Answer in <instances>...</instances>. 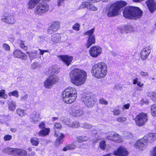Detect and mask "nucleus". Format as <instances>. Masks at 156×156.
Here are the masks:
<instances>
[{"mask_svg":"<svg viewBox=\"0 0 156 156\" xmlns=\"http://www.w3.org/2000/svg\"><path fill=\"white\" fill-rule=\"evenodd\" d=\"M70 81L77 86L83 84L87 77L86 72L80 69L76 68L72 70L70 73Z\"/></svg>","mask_w":156,"mask_h":156,"instance_id":"1","label":"nucleus"},{"mask_svg":"<svg viewBox=\"0 0 156 156\" xmlns=\"http://www.w3.org/2000/svg\"><path fill=\"white\" fill-rule=\"evenodd\" d=\"M123 14L126 19L136 20L142 17L143 12L138 7L130 6L126 7L124 9Z\"/></svg>","mask_w":156,"mask_h":156,"instance_id":"2","label":"nucleus"},{"mask_svg":"<svg viewBox=\"0 0 156 156\" xmlns=\"http://www.w3.org/2000/svg\"><path fill=\"white\" fill-rule=\"evenodd\" d=\"M107 69V65L104 62H100L96 63L92 68V75L98 79L103 78L106 75Z\"/></svg>","mask_w":156,"mask_h":156,"instance_id":"3","label":"nucleus"},{"mask_svg":"<svg viewBox=\"0 0 156 156\" xmlns=\"http://www.w3.org/2000/svg\"><path fill=\"white\" fill-rule=\"evenodd\" d=\"M126 4V2L123 1H118L113 3L107 11V16L111 17L118 15L119 10Z\"/></svg>","mask_w":156,"mask_h":156,"instance_id":"4","label":"nucleus"},{"mask_svg":"<svg viewBox=\"0 0 156 156\" xmlns=\"http://www.w3.org/2000/svg\"><path fill=\"white\" fill-rule=\"evenodd\" d=\"M59 78L56 75L49 76L44 82V86L46 88L49 89L53 85L58 83Z\"/></svg>","mask_w":156,"mask_h":156,"instance_id":"5","label":"nucleus"},{"mask_svg":"<svg viewBox=\"0 0 156 156\" xmlns=\"http://www.w3.org/2000/svg\"><path fill=\"white\" fill-rule=\"evenodd\" d=\"M135 120L137 126H144L148 120L147 114L143 112L140 113L136 116Z\"/></svg>","mask_w":156,"mask_h":156,"instance_id":"6","label":"nucleus"},{"mask_svg":"<svg viewBox=\"0 0 156 156\" xmlns=\"http://www.w3.org/2000/svg\"><path fill=\"white\" fill-rule=\"evenodd\" d=\"M48 10L49 6L46 3L44 2L41 3L36 6L34 12L36 14L41 15Z\"/></svg>","mask_w":156,"mask_h":156,"instance_id":"7","label":"nucleus"},{"mask_svg":"<svg viewBox=\"0 0 156 156\" xmlns=\"http://www.w3.org/2000/svg\"><path fill=\"white\" fill-rule=\"evenodd\" d=\"M95 98L94 96L83 95L81 99L84 103L85 105L88 107H92L95 102Z\"/></svg>","mask_w":156,"mask_h":156,"instance_id":"8","label":"nucleus"},{"mask_svg":"<svg viewBox=\"0 0 156 156\" xmlns=\"http://www.w3.org/2000/svg\"><path fill=\"white\" fill-rule=\"evenodd\" d=\"M102 52V48L99 46H95L91 48L89 50L90 56L93 58H97L100 55Z\"/></svg>","mask_w":156,"mask_h":156,"instance_id":"9","label":"nucleus"},{"mask_svg":"<svg viewBox=\"0 0 156 156\" xmlns=\"http://www.w3.org/2000/svg\"><path fill=\"white\" fill-rule=\"evenodd\" d=\"M147 146V140L143 138L137 140L135 144L134 147L136 149L142 151L146 148Z\"/></svg>","mask_w":156,"mask_h":156,"instance_id":"10","label":"nucleus"},{"mask_svg":"<svg viewBox=\"0 0 156 156\" xmlns=\"http://www.w3.org/2000/svg\"><path fill=\"white\" fill-rule=\"evenodd\" d=\"M2 20L3 22L9 24H13L16 22L14 16L10 14H5L2 16Z\"/></svg>","mask_w":156,"mask_h":156,"instance_id":"11","label":"nucleus"},{"mask_svg":"<svg viewBox=\"0 0 156 156\" xmlns=\"http://www.w3.org/2000/svg\"><path fill=\"white\" fill-rule=\"evenodd\" d=\"M85 8L93 11L98 10V8L96 7L88 2H82L80 5L79 9H83Z\"/></svg>","mask_w":156,"mask_h":156,"instance_id":"12","label":"nucleus"},{"mask_svg":"<svg viewBox=\"0 0 156 156\" xmlns=\"http://www.w3.org/2000/svg\"><path fill=\"white\" fill-rule=\"evenodd\" d=\"M69 104L74 101L76 98L77 93L75 89L73 87H69Z\"/></svg>","mask_w":156,"mask_h":156,"instance_id":"13","label":"nucleus"},{"mask_svg":"<svg viewBox=\"0 0 156 156\" xmlns=\"http://www.w3.org/2000/svg\"><path fill=\"white\" fill-rule=\"evenodd\" d=\"M113 154L116 156H126L128 154V151L124 147L120 146L117 150L114 151Z\"/></svg>","mask_w":156,"mask_h":156,"instance_id":"14","label":"nucleus"},{"mask_svg":"<svg viewBox=\"0 0 156 156\" xmlns=\"http://www.w3.org/2000/svg\"><path fill=\"white\" fill-rule=\"evenodd\" d=\"M41 119L40 113L38 112L34 111L30 115V120L32 123H36Z\"/></svg>","mask_w":156,"mask_h":156,"instance_id":"15","label":"nucleus"},{"mask_svg":"<svg viewBox=\"0 0 156 156\" xmlns=\"http://www.w3.org/2000/svg\"><path fill=\"white\" fill-rule=\"evenodd\" d=\"M60 28V23L58 21L54 22L49 27L48 32L49 34H52Z\"/></svg>","mask_w":156,"mask_h":156,"instance_id":"16","label":"nucleus"},{"mask_svg":"<svg viewBox=\"0 0 156 156\" xmlns=\"http://www.w3.org/2000/svg\"><path fill=\"white\" fill-rule=\"evenodd\" d=\"M146 4L151 12H153L156 9V2L154 0H147Z\"/></svg>","mask_w":156,"mask_h":156,"instance_id":"17","label":"nucleus"},{"mask_svg":"<svg viewBox=\"0 0 156 156\" xmlns=\"http://www.w3.org/2000/svg\"><path fill=\"white\" fill-rule=\"evenodd\" d=\"M69 112L72 115L76 117L81 116L84 112L83 110L77 109L75 107L70 108L69 109Z\"/></svg>","mask_w":156,"mask_h":156,"instance_id":"18","label":"nucleus"},{"mask_svg":"<svg viewBox=\"0 0 156 156\" xmlns=\"http://www.w3.org/2000/svg\"><path fill=\"white\" fill-rule=\"evenodd\" d=\"M151 51V48L150 47H147L144 48L142 50L140 55L141 58L143 60L146 59L150 54Z\"/></svg>","mask_w":156,"mask_h":156,"instance_id":"19","label":"nucleus"},{"mask_svg":"<svg viewBox=\"0 0 156 156\" xmlns=\"http://www.w3.org/2000/svg\"><path fill=\"white\" fill-rule=\"evenodd\" d=\"M13 54L14 57L18 58L24 60H25L27 58V55L19 49H16L14 51Z\"/></svg>","mask_w":156,"mask_h":156,"instance_id":"20","label":"nucleus"},{"mask_svg":"<svg viewBox=\"0 0 156 156\" xmlns=\"http://www.w3.org/2000/svg\"><path fill=\"white\" fill-rule=\"evenodd\" d=\"M145 140H147V143L148 141L151 143L154 142L156 139V133H150L144 136L143 137Z\"/></svg>","mask_w":156,"mask_h":156,"instance_id":"21","label":"nucleus"},{"mask_svg":"<svg viewBox=\"0 0 156 156\" xmlns=\"http://www.w3.org/2000/svg\"><path fill=\"white\" fill-rule=\"evenodd\" d=\"M59 72L58 69L54 66L50 68L46 71V73L48 75H54L57 74Z\"/></svg>","mask_w":156,"mask_h":156,"instance_id":"22","label":"nucleus"},{"mask_svg":"<svg viewBox=\"0 0 156 156\" xmlns=\"http://www.w3.org/2000/svg\"><path fill=\"white\" fill-rule=\"evenodd\" d=\"M60 35L59 34H55L52 35L51 37V40L47 41L48 43H57L60 40Z\"/></svg>","mask_w":156,"mask_h":156,"instance_id":"23","label":"nucleus"},{"mask_svg":"<svg viewBox=\"0 0 156 156\" xmlns=\"http://www.w3.org/2000/svg\"><path fill=\"white\" fill-rule=\"evenodd\" d=\"M95 39L94 36H89L88 37V40L87 41V43L85 45L86 47L88 48L92 44L95 43Z\"/></svg>","mask_w":156,"mask_h":156,"instance_id":"24","label":"nucleus"},{"mask_svg":"<svg viewBox=\"0 0 156 156\" xmlns=\"http://www.w3.org/2000/svg\"><path fill=\"white\" fill-rule=\"evenodd\" d=\"M41 0H30L27 4L28 8L31 9L34 8Z\"/></svg>","mask_w":156,"mask_h":156,"instance_id":"25","label":"nucleus"},{"mask_svg":"<svg viewBox=\"0 0 156 156\" xmlns=\"http://www.w3.org/2000/svg\"><path fill=\"white\" fill-rule=\"evenodd\" d=\"M26 151L21 149L16 148L15 153V156H24L27 155Z\"/></svg>","mask_w":156,"mask_h":156,"instance_id":"26","label":"nucleus"},{"mask_svg":"<svg viewBox=\"0 0 156 156\" xmlns=\"http://www.w3.org/2000/svg\"><path fill=\"white\" fill-rule=\"evenodd\" d=\"M62 97L63 101L68 104V88L66 89L62 93Z\"/></svg>","mask_w":156,"mask_h":156,"instance_id":"27","label":"nucleus"},{"mask_svg":"<svg viewBox=\"0 0 156 156\" xmlns=\"http://www.w3.org/2000/svg\"><path fill=\"white\" fill-rule=\"evenodd\" d=\"M8 103V109L10 111H14L16 107V102L13 101H9Z\"/></svg>","mask_w":156,"mask_h":156,"instance_id":"28","label":"nucleus"},{"mask_svg":"<svg viewBox=\"0 0 156 156\" xmlns=\"http://www.w3.org/2000/svg\"><path fill=\"white\" fill-rule=\"evenodd\" d=\"M50 129L48 128H45L40 131L38 133L39 136H45L48 134Z\"/></svg>","mask_w":156,"mask_h":156,"instance_id":"29","label":"nucleus"},{"mask_svg":"<svg viewBox=\"0 0 156 156\" xmlns=\"http://www.w3.org/2000/svg\"><path fill=\"white\" fill-rule=\"evenodd\" d=\"M16 148L7 147L4 150V152L9 154L13 155L14 156Z\"/></svg>","mask_w":156,"mask_h":156,"instance_id":"30","label":"nucleus"},{"mask_svg":"<svg viewBox=\"0 0 156 156\" xmlns=\"http://www.w3.org/2000/svg\"><path fill=\"white\" fill-rule=\"evenodd\" d=\"M59 59L61 60L63 62L68 66V57L66 55H59L58 56Z\"/></svg>","mask_w":156,"mask_h":156,"instance_id":"31","label":"nucleus"},{"mask_svg":"<svg viewBox=\"0 0 156 156\" xmlns=\"http://www.w3.org/2000/svg\"><path fill=\"white\" fill-rule=\"evenodd\" d=\"M89 139V138L85 136H78L77 138V141L78 143L84 142L88 141Z\"/></svg>","mask_w":156,"mask_h":156,"instance_id":"32","label":"nucleus"},{"mask_svg":"<svg viewBox=\"0 0 156 156\" xmlns=\"http://www.w3.org/2000/svg\"><path fill=\"white\" fill-rule=\"evenodd\" d=\"M60 134V136H58L59 135L58 134V133L55 132V135L56 137L58 136H59V137L57 139L56 142V144L57 145L61 143L62 142L61 140L64 137V135L63 134L61 133Z\"/></svg>","mask_w":156,"mask_h":156,"instance_id":"33","label":"nucleus"},{"mask_svg":"<svg viewBox=\"0 0 156 156\" xmlns=\"http://www.w3.org/2000/svg\"><path fill=\"white\" fill-rule=\"evenodd\" d=\"M113 141L118 143H120L123 141V140L118 134H115Z\"/></svg>","mask_w":156,"mask_h":156,"instance_id":"34","label":"nucleus"},{"mask_svg":"<svg viewBox=\"0 0 156 156\" xmlns=\"http://www.w3.org/2000/svg\"><path fill=\"white\" fill-rule=\"evenodd\" d=\"M25 110L21 109L20 108H17L16 110V112L17 114L21 117H22L26 114Z\"/></svg>","mask_w":156,"mask_h":156,"instance_id":"35","label":"nucleus"},{"mask_svg":"<svg viewBox=\"0 0 156 156\" xmlns=\"http://www.w3.org/2000/svg\"><path fill=\"white\" fill-rule=\"evenodd\" d=\"M147 95L155 102H156V93L154 92H148Z\"/></svg>","mask_w":156,"mask_h":156,"instance_id":"36","label":"nucleus"},{"mask_svg":"<svg viewBox=\"0 0 156 156\" xmlns=\"http://www.w3.org/2000/svg\"><path fill=\"white\" fill-rule=\"evenodd\" d=\"M151 113L152 115L154 116H156V104H154L151 105Z\"/></svg>","mask_w":156,"mask_h":156,"instance_id":"37","label":"nucleus"},{"mask_svg":"<svg viewBox=\"0 0 156 156\" xmlns=\"http://www.w3.org/2000/svg\"><path fill=\"white\" fill-rule=\"evenodd\" d=\"M26 53L29 55L31 59H33L36 56L37 52L36 51L27 52Z\"/></svg>","mask_w":156,"mask_h":156,"instance_id":"38","label":"nucleus"},{"mask_svg":"<svg viewBox=\"0 0 156 156\" xmlns=\"http://www.w3.org/2000/svg\"><path fill=\"white\" fill-rule=\"evenodd\" d=\"M80 126L84 128L89 129L91 128L93 126L90 124H88L86 122L81 123Z\"/></svg>","mask_w":156,"mask_h":156,"instance_id":"39","label":"nucleus"},{"mask_svg":"<svg viewBox=\"0 0 156 156\" xmlns=\"http://www.w3.org/2000/svg\"><path fill=\"white\" fill-rule=\"evenodd\" d=\"M31 142L33 145L37 146L39 144V139L36 138H33L31 140Z\"/></svg>","mask_w":156,"mask_h":156,"instance_id":"40","label":"nucleus"},{"mask_svg":"<svg viewBox=\"0 0 156 156\" xmlns=\"http://www.w3.org/2000/svg\"><path fill=\"white\" fill-rule=\"evenodd\" d=\"M78 143L77 141H74L73 144L69 145V150H73L76 148V147H78Z\"/></svg>","mask_w":156,"mask_h":156,"instance_id":"41","label":"nucleus"},{"mask_svg":"<svg viewBox=\"0 0 156 156\" xmlns=\"http://www.w3.org/2000/svg\"><path fill=\"white\" fill-rule=\"evenodd\" d=\"M8 95L10 96H13L17 98L19 97V92L17 90H15L9 93Z\"/></svg>","mask_w":156,"mask_h":156,"instance_id":"42","label":"nucleus"},{"mask_svg":"<svg viewBox=\"0 0 156 156\" xmlns=\"http://www.w3.org/2000/svg\"><path fill=\"white\" fill-rule=\"evenodd\" d=\"M133 30V27L130 24H128L125 27V31L127 33H128L130 31H132Z\"/></svg>","mask_w":156,"mask_h":156,"instance_id":"43","label":"nucleus"},{"mask_svg":"<svg viewBox=\"0 0 156 156\" xmlns=\"http://www.w3.org/2000/svg\"><path fill=\"white\" fill-rule=\"evenodd\" d=\"M0 97L4 99H6L7 98V95L5 94V90H0Z\"/></svg>","mask_w":156,"mask_h":156,"instance_id":"44","label":"nucleus"},{"mask_svg":"<svg viewBox=\"0 0 156 156\" xmlns=\"http://www.w3.org/2000/svg\"><path fill=\"white\" fill-rule=\"evenodd\" d=\"M105 142L104 140L101 141L99 143V147L102 150H104L106 148V145Z\"/></svg>","mask_w":156,"mask_h":156,"instance_id":"45","label":"nucleus"},{"mask_svg":"<svg viewBox=\"0 0 156 156\" xmlns=\"http://www.w3.org/2000/svg\"><path fill=\"white\" fill-rule=\"evenodd\" d=\"M94 28L92 29H91L87 31L85 34V35H87L88 37L91 36H93V34L94 33Z\"/></svg>","mask_w":156,"mask_h":156,"instance_id":"46","label":"nucleus"},{"mask_svg":"<svg viewBox=\"0 0 156 156\" xmlns=\"http://www.w3.org/2000/svg\"><path fill=\"white\" fill-rule=\"evenodd\" d=\"M124 134L125 138L126 139L131 138L133 137L132 134L129 132H125L124 133Z\"/></svg>","mask_w":156,"mask_h":156,"instance_id":"47","label":"nucleus"},{"mask_svg":"<svg viewBox=\"0 0 156 156\" xmlns=\"http://www.w3.org/2000/svg\"><path fill=\"white\" fill-rule=\"evenodd\" d=\"M79 125V123L77 121H76L73 122L71 124H70V126L73 128H76L78 127Z\"/></svg>","mask_w":156,"mask_h":156,"instance_id":"48","label":"nucleus"},{"mask_svg":"<svg viewBox=\"0 0 156 156\" xmlns=\"http://www.w3.org/2000/svg\"><path fill=\"white\" fill-rule=\"evenodd\" d=\"M99 101L100 103L105 105H107L108 103V101L103 98H100L99 99Z\"/></svg>","mask_w":156,"mask_h":156,"instance_id":"49","label":"nucleus"},{"mask_svg":"<svg viewBox=\"0 0 156 156\" xmlns=\"http://www.w3.org/2000/svg\"><path fill=\"white\" fill-rule=\"evenodd\" d=\"M117 121L118 122H123L126 120V118L124 117H119L116 119Z\"/></svg>","mask_w":156,"mask_h":156,"instance_id":"50","label":"nucleus"},{"mask_svg":"<svg viewBox=\"0 0 156 156\" xmlns=\"http://www.w3.org/2000/svg\"><path fill=\"white\" fill-rule=\"evenodd\" d=\"M112 112H113V114L115 115H119L121 113V111L119 108L115 109Z\"/></svg>","mask_w":156,"mask_h":156,"instance_id":"51","label":"nucleus"},{"mask_svg":"<svg viewBox=\"0 0 156 156\" xmlns=\"http://www.w3.org/2000/svg\"><path fill=\"white\" fill-rule=\"evenodd\" d=\"M80 25L78 23H76L73 27V29L76 31H78L80 30Z\"/></svg>","mask_w":156,"mask_h":156,"instance_id":"52","label":"nucleus"},{"mask_svg":"<svg viewBox=\"0 0 156 156\" xmlns=\"http://www.w3.org/2000/svg\"><path fill=\"white\" fill-rule=\"evenodd\" d=\"M139 103L140 104L142 105L144 104H146L147 105H148L149 102L148 100L142 99Z\"/></svg>","mask_w":156,"mask_h":156,"instance_id":"53","label":"nucleus"},{"mask_svg":"<svg viewBox=\"0 0 156 156\" xmlns=\"http://www.w3.org/2000/svg\"><path fill=\"white\" fill-rule=\"evenodd\" d=\"M12 138V136L9 135H6L5 136L4 139L5 141H8L10 140Z\"/></svg>","mask_w":156,"mask_h":156,"instance_id":"54","label":"nucleus"},{"mask_svg":"<svg viewBox=\"0 0 156 156\" xmlns=\"http://www.w3.org/2000/svg\"><path fill=\"white\" fill-rule=\"evenodd\" d=\"M28 97V95L27 94H25L24 95H22L21 98L20 100L22 101H26Z\"/></svg>","mask_w":156,"mask_h":156,"instance_id":"55","label":"nucleus"},{"mask_svg":"<svg viewBox=\"0 0 156 156\" xmlns=\"http://www.w3.org/2000/svg\"><path fill=\"white\" fill-rule=\"evenodd\" d=\"M3 48L6 51H9L10 50V46L7 44H4L2 45Z\"/></svg>","mask_w":156,"mask_h":156,"instance_id":"56","label":"nucleus"},{"mask_svg":"<svg viewBox=\"0 0 156 156\" xmlns=\"http://www.w3.org/2000/svg\"><path fill=\"white\" fill-rule=\"evenodd\" d=\"M62 127V125L60 123H55V124L54 129L55 130L56 129H60Z\"/></svg>","mask_w":156,"mask_h":156,"instance_id":"57","label":"nucleus"},{"mask_svg":"<svg viewBox=\"0 0 156 156\" xmlns=\"http://www.w3.org/2000/svg\"><path fill=\"white\" fill-rule=\"evenodd\" d=\"M20 47L25 50H26L27 49V47L26 46L24 42L23 41H21L20 44Z\"/></svg>","mask_w":156,"mask_h":156,"instance_id":"58","label":"nucleus"},{"mask_svg":"<svg viewBox=\"0 0 156 156\" xmlns=\"http://www.w3.org/2000/svg\"><path fill=\"white\" fill-rule=\"evenodd\" d=\"M114 134H115L113 133L109 134L107 136V139L113 140Z\"/></svg>","mask_w":156,"mask_h":156,"instance_id":"59","label":"nucleus"},{"mask_svg":"<svg viewBox=\"0 0 156 156\" xmlns=\"http://www.w3.org/2000/svg\"><path fill=\"white\" fill-rule=\"evenodd\" d=\"M130 106V104L129 103H127L123 105L122 109L123 110L125 109H128L129 108Z\"/></svg>","mask_w":156,"mask_h":156,"instance_id":"60","label":"nucleus"},{"mask_svg":"<svg viewBox=\"0 0 156 156\" xmlns=\"http://www.w3.org/2000/svg\"><path fill=\"white\" fill-rule=\"evenodd\" d=\"M45 125L43 122H41L39 125V127L40 129H44L45 128Z\"/></svg>","mask_w":156,"mask_h":156,"instance_id":"61","label":"nucleus"},{"mask_svg":"<svg viewBox=\"0 0 156 156\" xmlns=\"http://www.w3.org/2000/svg\"><path fill=\"white\" fill-rule=\"evenodd\" d=\"M151 155L152 156H156V147H154Z\"/></svg>","mask_w":156,"mask_h":156,"instance_id":"62","label":"nucleus"},{"mask_svg":"<svg viewBox=\"0 0 156 156\" xmlns=\"http://www.w3.org/2000/svg\"><path fill=\"white\" fill-rule=\"evenodd\" d=\"M38 63L37 62L34 63L31 66V68L32 69H36Z\"/></svg>","mask_w":156,"mask_h":156,"instance_id":"63","label":"nucleus"},{"mask_svg":"<svg viewBox=\"0 0 156 156\" xmlns=\"http://www.w3.org/2000/svg\"><path fill=\"white\" fill-rule=\"evenodd\" d=\"M140 75L143 76H146L148 75V73L147 72H145L144 71H141L140 72Z\"/></svg>","mask_w":156,"mask_h":156,"instance_id":"64","label":"nucleus"}]
</instances>
